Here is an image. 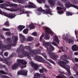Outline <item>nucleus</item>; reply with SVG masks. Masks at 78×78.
Instances as JSON below:
<instances>
[{
    "mask_svg": "<svg viewBox=\"0 0 78 78\" xmlns=\"http://www.w3.org/2000/svg\"><path fill=\"white\" fill-rule=\"evenodd\" d=\"M74 55H76V56H77L78 55V52H75L74 53Z\"/></svg>",
    "mask_w": 78,
    "mask_h": 78,
    "instance_id": "nucleus-47",
    "label": "nucleus"
},
{
    "mask_svg": "<svg viewBox=\"0 0 78 78\" xmlns=\"http://www.w3.org/2000/svg\"><path fill=\"white\" fill-rule=\"evenodd\" d=\"M73 69L75 70H75H77V69H76V67H75L74 66L73 67Z\"/></svg>",
    "mask_w": 78,
    "mask_h": 78,
    "instance_id": "nucleus-51",
    "label": "nucleus"
},
{
    "mask_svg": "<svg viewBox=\"0 0 78 78\" xmlns=\"http://www.w3.org/2000/svg\"><path fill=\"white\" fill-rule=\"evenodd\" d=\"M17 62L20 64V66L21 68L26 67V64H27V62L24 59H17Z\"/></svg>",
    "mask_w": 78,
    "mask_h": 78,
    "instance_id": "nucleus-8",
    "label": "nucleus"
},
{
    "mask_svg": "<svg viewBox=\"0 0 78 78\" xmlns=\"http://www.w3.org/2000/svg\"><path fill=\"white\" fill-rule=\"evenodd\" d=\"M5 34H6V35H11V33L10 32H7L6 33H5Z\"/></svg>",
    "mask_w": 78,
    "mask_h": 78,
    "instance_id": "nucleus-41",
    "label": "nucleus"
},
{
    "mask_svg": "<svg viewBox=\"0 0 78 78\" xmlns=\"http://www.w3.org/2000/svg\"><path fill=\"white\" fill-rule=\"evenodd\" d=\"M3 60H5V58L4 59H3V58H1V57H0V61H2L3 62Z\"/></svg>",
    "mask_w": 78,
    "mask_h": 78,
    "instance_id": "nucleus-53",
    "label": "nucleus"
},
{
    "mask_svg": "<svg viewBox=\"0 0 78 78\" xmlns=\"http://www.w3.org/2000/svg\"><path fill=\"white\" fill-rule=\"evenodd\" d=\"M58 53H61V52H62L60 50H59L58 51Z\"/></svg>",
    "mask_w": 78,
    "mask_h": 78,
    "instance_id": "nucleus-63",
    "label": "nucleus"
},
{
    "mask_svg": "<svg viewBox=\"0 0 78 78\" xmlns=\"http://www.w3.org/2000/svg\"><path fill=\"white\" fill-rule=\"evenodd\" d=\"M23 32L24 34H27L28 32V29H24L23 30Z\"/></svg>",
    "mask_w": 78,
    "mask_h": 78,
    "instance_id": "nucleus-30",
    "label": "nucleus"
},
{
    "mask_svg": "<svg viewBox=\"0 0 78 78\" xmlns=\"http://www.w3.org/2000/svg\"><path fill=\"white\" fill-rule=\"evenodd\" d=\"M53 40L52 42V44L55 46H57V44H59V40L58 39V37L56 36H55L53 37Z\"/></svg>",
    "mask_w": 78,
    "mask_h": 78,
    "instance_id": "nucleus-10",
    "label": "nucleus"
},
{
    "mask_svg": "<svg viewBox=\"0 0 78 78\" xmlns=\"http://www.w3.org/2000/svg\"><path fill=\"white\" fill-rule=\"evenodd\" d=\"M3 53V51H1V52H0V54L2 56V57H3V54H2Z\"/></svg>",
    "mask_w": 78,
    "mask_h": 78,
    "instance_id": "nucleus-48",
    "label": "nucleus"
},
{
    "mask_svg": "<svg viewBox=\"0 0 78 78\" xmlns=\"http://www.w3.org/2000/svg\"><path fill=\"white\" fill-rule=\"evenodd\" d=\"M58 14H63V13H64V11H58Z\"/></svg>",
    "mask_w": 78,
    "mask_h": 78,
    "instance_id": "nucleus-40",
    "label": "nucleus"
},
{
    "mask_svg": "<svg viewBox=\"0 0 78 78\" xmlns=\"http://www.w3.org/2000/svg\"><path fill=\"white\" fill-rule=\"evenodd\" d=\"M27 72H28V71H25V70L23 71L20 70L18 72V74L26 76L27 75Z\"/></svg>",
    "mask_w": 78,
    "mask_h": 78,
    "instance_id": "nucleus-13",
    "label": "nucleus"
},
{
    "mask_svg": "<svg viewBox=\"0 0 78 78\" xmlns=\"http://www.w3.org/2000/svg\"><path fill=\"white\" fill-rule=\"evenodd\" d=\"M61 49L63 51H64V50L63 49V48L62 47H61Z\"/></svg>",
    "mask_w": 78,
    "mask_h": 78,
    "instance_id": "nucleus-57",
    "label": "nucleus"
},
{
    "mask_svg": "<svg viewBox=\"0 0 78 78\" xmlns=\"http://www.w3.org/2000/svg\"><path fill=\"white\" fill-rule=\"evenodd\" d=\"M42 55L44 56V58H46L48 61L50 62H51V63H52V64H55V62L53 61L50 60V59H47V55H46V54H45V53H44L43 54H42Z\"/></svg>",
    "mask_w": 78,
    "mask_h": 78,
    "instance_id": "nucleus-18",
    "label": "nucleus"
},
{
    "mask_svg": "<svg viewBox=\"0 0 78 78\" xmlns=\"http://www.w3.org/2000/svg\"><path fill=\"white\" fill-rule=\"evenodd\" d=\"M66 58H67V56L66 55H62L60 57L61 59H62L64 60V61H62L63 62H67V63H68V62H69V61L66 59Z\"/></svg>",
    "mask_w": 78,
    "mask_h": 78,
    "instance_id": "nucleus-15",
    "label": "nucleus"
},
{
    "mask_svg": "<svg viewBox=\"0 0 78 78\" xmlns=\"http://www.w3.org/2000/svg\"><path fill=\"white\" fill-rule=\"evenodd\" d=\"M33 39H34L33 37L31 36H29L27 38V40L28 41H29V42H30V41H33Z\"/></svg>",
    "mask_w": 78,
    "mask_h": 78,
    "instance_id": "nucleus-27",
    "label": "nucleus"
},
{
    "mask_svg": "<svg viewBox=\"0 0 78 78\" xmlns=\"http://www.w3.org/2000/svg\"><path fill=\"white\" fill-rule=\"evenodd\" d=\"M76 74H74V77H76V78H78V71H76Z\"/></svg>",
    "mask_w": 78,
    "mask_h": 78,
    "instance_id": "nucleus-33",
    "label": "nucleus"
},
{
    "mask_svg": "<svg viewBox=\"0 0 78 78\" xmlns=\"http://www.w3.org/2000/svg\"><path fill=\"white\" fill-rule=\"evenodd\" d=\"M13 2H16V3H17V2H19V3H23V1L22 0H13Z\"/></svg>",
    "mask_w": 78,
    "mask_h": 78,
    "instance_id": "nucleus-29",
    "label": "nucleus"
},
{
    "mask_svg": "<svg viewBox=\"0 0 78 78\" xmlns=\"http://www.w3.org/2000/svg\"><path fill=\"white\" fill-rule=\"evenodd\" d=\"M32 34L33 36H37V33L36 32H34L32 33Z\"/></svg>",
    "mask_w": 78,
    "mask_h": 78,
    "instance_id": "nucleus-39",
    "label": "nucleus"
},
{
    "mask_svg": "<svg viewBox=\"0 0 78 78\" xmlns=\"http://www.w3.org/2000/svg\"><path fill=\"white\" fill-rule=\"evenodd\" d=\"M20 66V63H19L18 62L13 64L12 66V69H17L18 67V66Z\"/></svg>",
    "mask_w": 78,
    "mask_h": 78,
    "instance_id": "nucleus-17",
    "label": "nucleus"
},
{
    "mask_svg": "<svg viewBox=\"0 0 78 78\" xmlns=\"http://www.w3.org/2000/svg\"><path fill=\"white\" fill-rule=\"evenodd\" d=\"M78 33V31H76V30H75V34L76 37H77V35H76V33Z\"/></svg>",
    "mask_w": 78,
    "mask_h": 78,
    "instance_id": "nucleus-52",
    "label": "nucleus"
},
{
    "mask_svg": "<svg viewBox=\"0 0 78 78\" xmlns=\"http://www.w3.org/2000/svg\"><path fill=\"white\" fill-rule=\"evenodd\" d=\"M30 63L32 67H33L34 70H37L38 67H39V65H38L37 64H35L34 63L32 62H31Z\"/></svg>",
    "mask_w": 78,
    "mask_h": 78,
    "instance_id": "nucleus-14",
    "label": "nucleus"
},
{
    "mask_svg": "<svg viewBox=\"0 0 78 78\" xmlns=\"http://www.w3.org/2000/svg\"><path fill=\"white\" fill-rule=\"evenodd\" d=\"M44 35L43 34H42L41 35V37H40V41H41L42 39V37H44Z\"/></svg>",
    "mask_w": 78,
    "mask_h": 78,
    "instance_id": "nucleus-42",
    "label": "nucleus"
},
{
    "mask_svg": "<svg viewBox=\"0 0 78 78\" xmlns=\"http://www.w3.org/2000/svg\"><path fill=\"white\" fill-rule=\"evenodd\" d=\"M45 7L48 9L46 11L44 10L41 7L38 8V10L36 11V13L37 14V15H39L41 14V12H40V11H41V12H44L47 14H50V15H52V14L51 13V11H50V9L49 8V6H47V5H45Z\"/></svg>",
    "mask_w": 78,
    "mask_h": 78,
    "instance_id": "nucleus-5",
    "label": "nucleus"
},
{
    "mask_svg": "<svg viewBox=\"0 0 78 78\" xmlns=\"http://www.w3.org/2000/svg\"><path fill=\"white\" fill-rule=\"evenodd\" d=\"M28 27L29 28H30V30H31V29H34V28H35V27H34V25H33V24H30L28 26Z\"/></svg>",
    "mask_w": 78,
    "mask_h": 78,
    "instance_id": "nucleus-28",
    "label": "nucleus"
},
{
    "mask_svg": "<svg viewBox=\"0 0 78 78\" xmlns=\"http://www.w3.org/2000/svg\"><path fill=\"white\" fill-rule=\"evenodd\" d=\"M4 9H6V10H7L8 11H17L18 10L20 11V9H10L8 8H5Z\"/></svg>",
    "mask_w": 78,
    "mask_h": 78,
    "instance_id": "nucleus-23",
    "label": "nucleus"
},
{
    "mask_svg": "<svg viewBox=\"0 0 78 78\" xmlns=\"http://www.w3.org/2000/svg\"><path fill=\"white\" fill-rule=\"evenodd\" d=\"M39 45H40L39 44H37L35 45V46L36 47H37L38 46H39Z\"/></svg>",
    "mask_w": 78,
    "mask_h": 78,
    "instance_id": "nucleus-59",
    "label": "nucleus"
},
{
    "mask_svg": "<svg viewBox=\"0 0 78 78\" xmlns=\"http://www.w3.org/2000/svg\"><path fill=\"white\" fill-rule=\"evenodd\" d=\"M3 2H4L2 0H0V3H3Z\"/></svg>",
    "mask_w": 78,
    "mask_h": 78,
    "instance_id": "nucleus-55",
    "label": "nucleus"
},
{
    "mask_svg": "<svg viewBox=\"0 0 78 78\" xmlns=\"http://www.w3.org/2000/svg\"><path fill=\"white\" fill-rule=\"evenodd\" d=\"M0 73H2V74H7V73H6L3 70H0Z\"/></svg>",
    "mask_w": 78,
    "mask_h": 78,
    "instance_id": "nucleus-38",
    "label": "nucleus"
},
{
    "mask_svg": "<svg viewBox=\"0 0 78 78\" xmlns=\"http://www.w3.org/2000/svg\"><path fill=\"white\" fill-rule=\"evenodd\" d=\"M17 5L13 4H12L11 3H10V2H6V4H2L0 5L1 6H5V7H7V6H17Z\"/></svg>",
    "mask_w": 78,
    "mask_h": 78,
    "instance_id": "nucleus-11",
    "label": "nucleus"
},
{
    "mask_svg": "<svg viewBox=\"0 0 78 78\" xmlns=\"http://www.w3.org/2000/svg\"><path fill=\"white\" fill-rule=\"evenodd\" d=\"M44 70H45V69L43 68V69H40L39 70V72L41 73H43V72H44Z\"/></svg>",
    "mask_w": 78,
    "mask_h": 78,
    "instance_id": "nucleus-35",
    "label": "nucleus"
},
{
    "mask_svg": "<svg viewBox=\"0 0 78 78\" xmlns=\"http://www.w3.org/2000/svg\"><path fill=\"white\" fill-rule=\"evenodd\" d=\"M23 47V45L21 44V45H20L19 47L20 48H22V47Z\"/></svg>",
    "mask_w": 78,
    "mask_h": 78,
    "instance_id": "nucleus-50",
    "label": "nucleus"
},
{
    "mask_svg": "<svg viewBox=\"0 0 78 78\" xmlns=\"http://www.w3.org/2000/svg\"><path fill=\"white\" fill-rule=\"evenodd\" d=\"M43 44L44 45H48L47 48V52L48 54L51 58H52L54 60L57 59L59 58V56L55 54V53L51 52V51H53L55 49L50 44V42H47L44 40L43 41Z\"/></svg>",
    "mask_w": 78,
    "mask_h": 78,
    "instance_id": "nucleus-2",
    "label": "nucleus"
},
{
    "mask_svg": "<svg viewBox=\"0 0 78 78\" xmlns=\"http://www.w3.org/2000/svg\"><path fill=\"white\" fill-rule=\"evenodd\" d=\"M29 4L28 8H36V6L31 2H29Z\"/></svg>",
    "mask_w": 78,
    "mask_h": 78,
    "instance_id": "nucleus-21",
    "label": "nucleus"
},
{
    "mask_svg": "<svg viewBox=\"0 0 78 78\" xmlns=\"http://www.w3.org/2000/svg\"><path fill=\"white\" fill-rule=\"evenodd\" d=\"M66 62H64L62 61H59L58 63L59 66H61L62 68L65 69L68 72V73L67 74V76H70L71 75V73H70V66L66 64Z\"/></svg>",
    "mask_w": 78,
    "mask_h": 78,
    "instance_id": "nucleus-3",
    "label": "nucleus"
},
{
    "mask_svg": "<svg viewBox=\"0 0 78 78\" xmlns=\"http://www.w3.org/2000/svg\"><path fill=\"white\" fill-rule=\"evenodd\" d=\"M12 40L13 41V43L12 40H10V38H7V42H8L9 44L7 46L5 45H3V43L2 41H0V49H1V50H5V48H7V49L9 50L11 48V46H16V44L17 43V40H18V37L16 36H13Z\"/></svg>",
    "mask_w": 78,
    "mask_h": 78,
    "instance_id": "nucleus-1",
    "label": "nucleus"
},
{
    "mask_svg": "<svg viewBox=\"0 0 78 78\" xmlns=\"http://www.w3.org/2000/svg\"><path fill=\"white\" fill-rule=\"evenodd\" d=\"M8 55V53L7 52H5L4 53V56H7Z\"/></svg>",
    "mask_w": 78,
    "mask_h": 78,
    "instance_id": "nucleus-43",
    "label": "nucleus"
},
{
    "mask_svg": "<svg viewBox=\"0 0 78 78\" xmlns=\"http://www.w3.org/2000/svg\"><path fill=\"white\" fill-rule=\"evenodd\" d=\"M13 56H14L13 55H10L9 57V58H12V57H13Z\"/></svg>",
    "mask_w": 78,
    "mask_h": 78,
    "instance_id": "nucleus-56",
    "label": "nucleus"
},
{
    "mask_svg": "<svg viewBox=\"0 0 78 78\" xmlns=\"http://www.w3.org/2000/svg\"><path fill=\"white\" fill-rule=\"evenodd\" d=\"M2 30L3 31H10V30H9V29L3 28L2 29Z\"/></svg>",
    "mask_w": 78,
    "mask_h": 78,
    "instance_id": "nucleus-37",
    "label": "nucleus"
},
{
    "mask_svg": "<svg viewBox=\"0 0 78 78\" xmlns=\"http://www.w3.org/2000/svg\"><path fill=\"white\" fill-rule=\"evenodd\" d=\"M35 59L40 62H44L45 60L39 56L37 55L34 57Z\"/></svg>",
    "mask_w": 78,
    "mask_h": 78,
    "instance_id": "nucleus-12",
    "label": "nucleus"
},
{
    "mask_svg": "<svg viewBox=\"0 0 78 78\" xmlns=\"http://www.w3.org/2000/svg\"><path fill=\"white\" fill-rule=\"evenodd\" d=\"M1 37H2V38H3V39H4V37L2 35L1 36Z\"/></svg>",
    "mask_w": 78,
    "mask_h": 78,
    "instance_id": "nucleus-62",
    "label": "nucleus"
},
{
    "mask_svg": "<svg viewBox=\"0 0 78 78\" xmlns=\"http://www.w3.org/2000/svg\"><path fill=\"white\" fill-rule=\"evenodd\" d=\"M4 25L7 27H9V23L8 21H6L4 23Z\"/></svg>",
    "mask_w": 78,
    "mask_h": 78,
    "instance_id": "nucleus-32",
    "label": "nucleus"
},
{
    "mask_svg": "<svg viewBox=\"0 0 78 78\" xmlns=\"http://www.w3.org/2000/svg\"><path fill=\"white\" fill-rule=\"evenodd\" d=\"M66 36L67 37H71V36H70V34H66Z\"/></svg>",
    "mask_w": 78,
    "mask_h": 78,
    "instance_id": "nucleus-46",
    "label": "nucleus"
},
{
    "mask_svg": "<svg viewBox=\"0 0 78 78\" xmlns=\"http://www.w3.org/2000/svg\"><path fill=\"white\" fill-rule=\"evenodd\" d=\"M0 14L3 15L5 16H6V17H7L10 18V19L14 18V17H15V16H16V15L14 14L10 13L9 14H8L6 13L2 12V10H0Z\"/></svg>",
    "mask_w": 78,
    "mask_h": 78,
    "instance_id": "nucleus-9",
    "label": "nucleus"
},
{
    "mask_svg": "<svg viewBox=\"0 0 78 78\" xmlns=\"http://www.w3.org/2000/svg\"><path fill=\"white\" fill-rule=\"evenodd\" d=\"M69 5H70V6L72 7H73L76 8V9H78V7L77 6L70 4V3H69L68 4H66L65 6L66 8H69L70 6H69Z\"/></svg>",
    "mask_w": 78,
    "mask_h": 78,
    "instance_id": "nucleus-16",
    "label": "nucleus"
},
{
    "mask_svg": "<svg viewBox=\"0 0 78 78\" xmlns=\"http://www.w3.org/2000/svg\"><path fill=\"white\" fill-rule=\"evenodd\" d=\"M66 15L67 16H72V15L73 14L71 12H67L66 13Z\"/></svg>",
    "mask_w": 78,
    "mask_h": 78,
    "instance_id": "nucleus-31",
    "label": "nucleus"
},
{
    "mask_svg": "<svg viewBox=\"0 0 78 78\" xmlns=\"http://www.w3.org/2000/svg\"><path fill=\"white\" fill-rule=\"evenodd\" d=\"M75 61H76V62H78V58H75Z\"/></svg>",
    "mask_w": 78,
    "mask_h": 78,
    "instance_id": "nucleus-54",
    "label": "nucleus"
},
{
    "mask_svg": "<svg viewBox=\"0 0 78 78\" xmlns=\"http://www.w3.org/2000/svg\"><path fill=\"white\" fill-rule=\"evenodd\" d=\"M44 70L45 71V72H48V70H47V69H44Z\"/></svg>",
    "mask_w": 78,
    "mask_h": 78,
    "instance_id": "nucleus-64",
    "label": "nucleus"
},
{
    "mask_svg": "<svg viewBox=\"0 0 78 78\" xmlns=\"http://www.w3.org/2000/svg\"><path fill=\"white\" fill-rule=\"evenodd\" d=\"M55 1H56V0H49L48 2L49 4L53 6L54 5V2H55Z\"/></svg>",
    "mask_w": 78,
    "mask_h": 78,
    "instance_id": "nucleus-26",
    "label": "nucleus"
},
{
    "mask_svg": "<svg viewBox=\"0 0 78 78\" xmlns=\"http://www.w3.org/2000/svg\"><path fill=\"white\" fill-rule=\"evenodd\" d=\"M25 28V26H23L20 25L17 27V29L19 31H21L22 30Z\"/></svg>",
    "mask_w": 78,
    "mask_h": 78,
    "instance_id": "nucleus-22",
    "label": "nucleus"
},
{
    "mask_svg": "<svg viewBox=\"0 0 78 78\" xmlns=\"http://www.w3.org/2000/svg\"><path fill=\"white\" fill-rule=\"evenodd\" d=\"M45 28V31L46 34L44 37L45 39L48 40L50 39V36L49 34H51V36L53 35V32L48 27H44Z\"/></svg>",
    "mask_w": 78,
    "mask_h": 78,
    "instance_id": "nucleus-7",
    "label": "nucleus"
},
{
    "mask_svg": "<svg viewBox=\"0 0 78 78\" xmlns=\"http://www.w3.org/2000/svg\"><path fill=\"white\" fill-rule=\"evenodd\" d=\"M72 49L74 51H77L78 50V46L76 45H74L72 46Z\"/></svg>",
    "mask_w": 78,
    "mask_h": 78,
    "instance_id": "nucleus-24",
    "label": "nucleus"
},
{
    "mask_svg": "<svg viewBox=\"0 0 78 78\" xmlns=\"http://www.w3.org/2000/svg\"><path fill=\"white\" fill-rule=\"evenodd\" d=\"M24 48H25L26 50H29L30 54L31 55H33V56H35V55H39V54H41L40 50L38 49L33 50L30 48V46H27L24 47Z\"/></svg>",
    "mask_w": 78,
    "mask_h": 78,
    "instance_id": "nucleus-4",
    "label": "nucleus"
},
{
    "mask_svg": "<svg viewBox=\"0 0 78 78\" xmlns=\"http://www.w3.org/2000/svg\"><path fill=\"white\" fill-rule=\"evenodd\" d=\"M62 9H64V7L62 8V7H57V10H61Z\"/></svg>",
    "mask_w": 78,
    "mask_h": 78,
    "instance_id": "nucleus-34",
    "label": "nucleus"
},
{
    "mask_svg": "<svg viewBox=\"0 0 78 78\" xmlns=\"http://www.w3.org/2000/svg\"><path fill=\"white\" fill-rule=\"evenodd\" d=\"M58 5H59V6H62V7H63L64 6H63V5L61 4V3H58Z\"/></svg>",
    "mask_w": 78,
    "mask_h": 78,
    "instance_id": "nucleus-45",
    "label": "nucleus"
},
{
    "mask_svg": "<svg viewBox=\"0 0 78 78\" xmlns=\"http://www.w3.org/2000/svg\"><path fill=\"white\" fill-rule=\"evenodd\" d=\"M40 74L39 73H37L34 75V76H40Z\"/></svg>",
    "mask_w": 78,
    "mask_h": 78,
    "instance_id": "nucleus-44",
    "label": "nucleus"
},
{
    "mask_svg": "<svg viewBox=\"0 0 78 78\" xmlns=\"http://www.w3.org/2000/svg\"><path fill=\"white\" fill-rule=\"evenodd\" d=\"M18 57L20 58H23L24 56H27L28 59L30 58V55H28V52L23 50H20L19 51Z\"/></svg>",
    "mask_w": 78,
    "mask_h": 78,
    "instance_id": "nucleus-6",
    "label": "nucleus"
},
{
    "mask_svg": "<svg viewBox=\"0 0 78 78\" xmlns=\"http://www.w3.org/2000/svg\"><path fill=\"white\" fill-rule=\"evenodd\" d=\"M65 41L67 42V43H68V44H70V43H72V42H73L72 39L68 38H67L66 40Z\"/></svg>",
    "mask_w": 78,
    "mask_h": 78,
    "instance_id": "nucleus-25",
    "label": "nucleus"
},
{
    "mask_svg": "<svg viewBox=\"0 0 78 78\" xmlns=\"http://www.w3.org/2000/svg\"><path fill=\"white\" fill-rule=\"evenodd\" d=\"M29 45H30V46H33V44L32 43H29Z\"/></svg>",
    "mask_w": 78,
    "mask_h": 78,
    "instance_id": "nucleus-60",
    "label": "nucleus"
},
{
    "mask_svg": "<svg viewBox=\"0 0 78 78\" xmlns=\"http://www.w3.org/2000/svg\"><path fill=\"white\" fill-rule=\"evenodd\" d=\"M37 1L38 3H41V1L40 0H37Z\"/></svg>",
    "mask_w": 78,
    "mask_h": 78,
    "instance_id": "nucleus-49",
    "label": "nucleus"
},
{
    "mask_svg": "<svg viewBox=\"0 0 78 78\" xmlns=\"http://www.w3.org/2000/svg\"><path fill=\"white\" fill-rule=\"evenodd\" d=\"M21 12H22V14H23L24 13V10H22Z\"/></svg>",
    "mask_w": 78,
    "mask_h": 78,
    "instance_id": "nucleus-61",
    "label": "nucleus"
},
{
    "mask_svg": "<svg viewBox=\"0 0 78 78\" xmlns=\"http://www.w3.org/2000/svg\"><path fill=\"white\" fill-rule=\"evenodd\" d=\"M2 62L7 64V65H8V66H10L12 63L11 62L8 61L7 58H5V60H2Z\"/></svg>",
    "mask_w": 78,
    "mask_h": 78,
    "instance_id": "nucleus-19",
    "label": "nucleus"
},
{
    "mask_svg": "<svg viewBox=\"0 0 78 78\" xmlns=\"http://www.w3.org/2000/svg\"><path fill=\"white\" fill-rule=\"evenodd\" d=\"M26 14H28L30 13V12L28 11H26L25 12Z\"/></svg>",
    "mask_w": 78,
    "mask_h": 78,
    "instance_id": "nucleus-58",
    "label": "nucleus"
},
{
    "mask_svg": "<svg viewBox=\"0 0 78 78\" xmlns=\"http://www.w3.org/2000/svg\"><path fill=\"white\" fill-rule=\"evenodd\" d=\"M20 37V39H21V42L22 43L23 42V41L25 40V36L22 34H19Z\"/></svg>",
    "mask_w": 78,
    "mask_h": 78,
    "instance_id": "nucleus-20",
    "label": "nucleus"
},
{
    "mask_svg": "<svg viewBox=\"0 0 78 78\" xmlns=\"http://www.w3.org/2000/svg\"><path fill=\"white\" fill-rule=\"evenodd\" d=\"M62 38L66 41V40L67 39L66 37V36L64 35H62Z\"/></svg>",
    "mask_w": 78,
    "mask_h": 78,
    "instance_id": "nucleus-36",
    "label": "nucleus"
}]
</instances>
